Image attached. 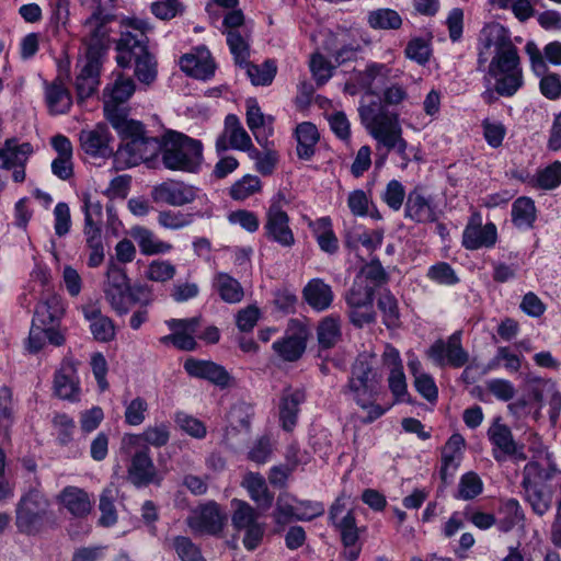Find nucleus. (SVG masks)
I'll return each mask as SVG.
<instances>
[{
	"mask_svg": "<svg viewBox=\"0 0 561 561\" xmlns=\"http://www.w3.org/2000/svg\"><path fill=\"white\" fill-rule=\"evenodd\" d=\"M111 20L112 19L98 15H91L87 19L84 23L87 58L101 60V56L108 45V28L106 27V23Z\"/></svg>",
	"mask_w": 561,
	"mask_h": 561,
	"instance_id": "18",
	"label": "nucleus"
},
{
	"mask_svg": "<svg viewBox=\"0 0 561 561\" xmlns=\"http://www.w3.org/2000/svg\"><path fill=\"white\" fill-rule=\"evenodd\" d=\"M404 53L409 59L414 60L420 65H424L430 59L431 49L424 39L413 38L408 43Z\"/></svg>",
	"mask_w": 561,
	"mask_h": 561,
	"instance_id": "63",
	"label": "nucleus"
},
{
	"mask_svg": "<svg viewBox=\"0 0 561 561\" xmlns=\"http://www.w3.org/2000/svg\"><path fill=\"white\" fill-rule=\"evenodd\" d=\"M297 501L287 493L279 494L273 514L275 523L279 526H285L293 519H297Z\"/></svg>",
	"mask_w": 561,
	"mask_h": 561,
	"instance_id": "46",
	"label": "nucleus"
},
{
	"mask_svg": "<svg viewBox=\"0 0 561 561\" xmlns=\"http://www.w3.org/2000/svg\"><path fill=\"white\" fill-rule=\"evenodd\" d=\"M130 236L136 240L145 255L165 253L172 249L170 243L158 240L152 231L144 227L131 228Z\"/></svg>",
	"mask_w": 561,
	"mask_h": 561,
	"instance_id": "33",
	"label": "nucleus"
},
{
	"mask_svg": "<svg viewBox=\"0 0 561 561\" xmlns=\"http://www.w3.org/2000/svg\"><path fill=\"white\" fill-rule=\"evenodd\" d=\"M318 341L322 348H331L341 340V321L335 317H325L318 325Z\"/></svg>",
	"mask_w": 561,
	"mask_h": 561,
	"instance_id": "42",
	"label": "nucleus"
},
{
	"mask_svg": "<svg viewBox=\"0 0 561 561\" xmlns=\"http://www.w3.org/2000/svg\"><path fill=\"white\" fill-rule=\"evenodd\" d=\"M54 390L60 399L78 400L80 388L77 377V365L71 358H65L57 370L54 379Z\"/></svg>",
	"mask_w": 561,
	"mask_h": 561,
	"instance_id": "19",
	"label": "nucleus"
},
{
	"mask_svg": "<svg viewBox=\"0 0 561 561\" xmlns=\"http://www.w3.org/2000/svg\"><path fill=\"white\" fill-rule=\"evenodd\" d=\"M405 197V191L403 185L392 180L387 184L386 191L382 194L385 203L393 210H399L403 204Z\"/></svg>",
	"mask_w": 561,
	"mask_h": 561,
	"instance_id": "64",
	"label": "nucleus"
},
{
	"mask_svg": "<svg viewBox=\"0 0 561 561\" xmlns=\"http://www.w3.org/2000/svg\"><path fill=\"white\" fill-rule=\"evenodd\" d=\"M46 101L54 114L68 112L72 103L68 90L61 83L56 82L46 88Z\"/></svg>",
	"mask_w": 561,
	"mask_h": 561,
	"instance_id": "40",
	"label": "nucleus"
},
{
	"mask_svg": "<svg viewBox=\"0 0 561 561\" xmlns=\"http://www.w3.org/2000/svg\"><path fill=\"white\" fill-rule=\"evenodd\" d=\"M113 128L121 137V145L114 154V169L116 171L148 163L158 157L162 149V141L158 137L146 135L144 125L139 121H115Z\"/></svg>",
	"mask_w": 561,
	"mask_h": 561,
	"instance_id": "3",
	"label": "nucleus"
},
{
	"mask_svg": "<svg viewBox=\"0 0 561 561\" xmlns=\"http://www.w3.org/2000/svg\"><path fill=\"white\" fill-rule=\"evenodd\" d=\"M64 314L65 307L60 296L51 293L43 296L35 308L27 339V350L31 353L41 351L46 341L54 346L65 344V332L59 329Z\"/></svg>",
	"mask_w": 561,
	"mask_h": 561,
	"instance_id": "5",
	"label": "nucleus"
},
{
	"mask_svg": "<svg viewBox=\"0 0 561 561\" xmlns=\"http://www.w3.org/2000/svg\"><path fill=\"white\" fill-rule=\"evenodd\" d=\"M260 190V179L254 175H245L230 187V196L236 201H243Z\"/></svg>",
	"mask_w": 561,
	"mask_h": 561,
	"instance_id": "52",
	"label": "nucleus"
},
{
	"mask_svg": "<svg viewBox=\"0 0 561 561\" xmlns=\"http://www.w3.org/2000/svg\"><path fill=\"white\" fill-rule=\"evenodd\" d=\"M129 287L125 268L111 260L107 264L103 291L105 299L118 314H124L128 311Z\"/></svg>",
	"mask_w": 561,
	"mask_h": 561,
	"instance_id": "11",
	"label": "nucleus"
},
{
	"mask_svg": "<svg viewBox=\"0 0 561 561\" xmlns=\"http://www.w3.org/2000/svg\"><path fill=\"white\" fill-rule=\"evenodd\" d=\"M101 60L85 58V64L76 78V91L79 101L93 95L100 84Z\"/></svg>",
	"mask_w": 561,
	"mask_h": 561,
	"instance_id": "26",
	"label": "nucleus"
},
{
	"mask_svg": "<svg viewBox=\"0 0 561 561\" xmlns=\"http://www.w3.org/2000/svg\"><path fill=\"white\" fill-rule=\"evenodd\" d=\"M130 463L127 468L128 480L137 488L146 486L150 483H160L157 468L151 459L148 446L134 447Z\"/></svg>",
	"mask_w": 561,
	"mask_h": 561,
	"instance_id": "13",
	"label": "nucleus"
},
{
	"mask_svg": "<svg viewBox=\"0 0 561 561\" xmlns=\"http://www.w3.org/2000/svg\"><path fill=\"white\" fill-rule=\"evenodd\" d=\"M193 221L192 214L181 211L162 210L158 215V222L167 229L178 230L188 226Z\"/></svg>",
	"mask_w": 561,
	"mask_h": 561,
	"instance_id": "59",
	"label": "nucleus"
},
{
	"mask_svg": "<svg viewBox=\"0 0 561 561\" xmlns=\"http://www.w3.org/2000/svg\"><path fill=\"white\" fill-rule=\"evenodd\" d=\"M162 162L173 171L195 172L202 162V144L183 134L169 131L163 137Z\"/></svg>",
	"mask_w": 561,
	"mask_h": 561,
	"instance_id": "7",
	"label": "nucleus"
},
{
	"mask_svg": "<svg viewBox=\"0 0 561 561\" xmlns=\"http://www.w3.org/2000/svg\"><path fill=\"white\" fill-rule=\"evenodd\" d=\"M231 525L238 533H243L242 543L249 551L256 549L264 537L265 525L259 520L260 513L248 502L233 499L231 501Z\"/></svg>",
	"mask_w": 561,
	"mask_h": 561,
	"instance_id": "9",
	"label": "nucleus"
},
{
	"mask_svg": "<svg viewBox=\"0 0 561 561\" xmlns=\"http://www.w3.org/2000/svg\"><path fill=\"white\" fill-rule=\"evenodd\" d=\"M488 436L494 447L493 457L495 460L502 461L507 457L515 460H526L527 456L524 454L523 447L514 440L508 426L494 422L488 431Z\"/></svg>",
	"mask_w": 561,
	"mask_h": 561,
	"instance_id": "14",
	"label": "nucleus"
},
{
	"mask_svg": "<svg viewBox=\"0 0 561 561\" xmlns=\"http://www.w3.org/2000/svg\"><path fill=\"white\" fill-rule=\"evenodd\" d=\"M181 69L196 79H207L215 72V64L210 53L205 47L198 48L195 54H186L180 59Z\"/></svg>",
	"mask_w": 561,
	"mask_h": 561,
	"instance_id": "24",
	"label": "nucleus"
},
{
	"mask_svg": "<svg viewBox=\"0 0 561 561\" xmlns=\"http://www.w3.org/2000/svg\"><path fill=\"white\" fill-rule=\"evenodd\" d=\"M348 382L380 383L373 373V363L367 355H359L356 358Z\"/></svg>",
	"mask_w": 561,
	"mask_h": 561,
	"instance_id": "50",
	"label": "nucleus"
},
{
	"mask_svg": "<svg viewBox=\"0 0 561 561\" xmlns=\"http://www.w3.org/2000/svg\"><path fill=\"white\" fill-rule=\"evenodd\" d=\"M468 353L462 348L460 333L451 334L447 341L446 364L461 367L468 362Z\"/></svg>",
	"mask_w": 561,
	"mask_h": 561,
	"instance_id": "56",
	"label": "nucleus"
},
{
	"mask_svg": "<svg viewBox=\"0 0 561 561\" xmlns=\"http://www.w3.org/2000/svg\"><path fill=\"white\" fill-rule=\"evenodd\" d=\"M83 211H84V236L102 237L101 227L103 222L102 205L100 202H94L88 194L83 196Z\"/></svg>",
	"mask_w": 561,
	"mask_h": 561,
	"instance_id": "35",
	"label": "nucleus"
},
{
	"mask_svg": "<svg viewBox=\"0 0 561 561\" xmlns=\"http://www.w3.org/2000/svg\"><path fill=\"white\" fill-rule=\"evenodd\" d=\"M375 289L373 286L364 284L363 279L357 277L353 286L348 289L345 300L348 308L370 307L374 301Z\"/></svg>",
	"mask_w": 561,
	"mask_h": 561,
	"instance_id": "38",
	"label": "nucleus"
},
{
	"mask_svg": "<svg viewBox=\"0 0 561 561\" xmlns=\"http://www.w3.org/2000/svg\"><path fill=\"white\" fill-rule=\"evenodd\" d=\"M264 229L266 237L274 242L287 248L294 245L295 237L289 227V217L279 205L272 204L267 209Z\"/></svg>",
	"mask_w": 561,
	"mask_h": 561,
	"instance_id": "17",
	"label": "nucleus"
},
{
	"mask_svg": "<svg viewBox=\"0 0 561 561\" xmlns=\"http://www.w3.org/2000/svg\"><path fill=\"white\" fill-rule=\"evenodd\" d=\"M247 73L254 85H270L277 72L275 61L268 59L262 65H254L247 61Z\"/></svg>",
	"mask_w": 561,
	"mask_h": 561,
	"instance_id": "44",
	"label": "nucleus"
},
{
	"mask_svg": "<svg viewBox=\"0 0 561 561\" xmlns=\"http://www.w3.org/2000/svg\"><path fill=\"white\" fill-rule=\"evenodd\" d=\"M358 112L363 125L377 141V150H379L380 147L387 149L386 153L380 154L376 159L375 163L377 168L383 165L387 153L390 150H396L403 160H408V142L402 137V127L398 114L386 110L380 101H371L368 104H362Z\"/></svg>",
	"mask_w": 561,
	"mask_h": 561,
	"instance_id": "2",
	"label": "nucleus"
},
{
	"mask_svg": "<svg viewBox=\"0 0 561 561\" xmlns=\"http://www.w3.org/2000/svg\"><path fill=\"white\" fill-rule=\"evenodd\" d=\"M213 287L227 304H238L244 297V290L241 284L224 272H219L214 276Z\"/></svg>",
	"mask_w": 561,
	"mask_h": 561,
	"instance_id": "30",
	"label": "nucleus"
},
{
	"mask_svg": "<svg viewBox=\"0 0 561 561\" xmlns=\"http://www.w3.org/2000/svg\"><path fill=\"white\" fill-rule=\"evenodd\" d=\"M483 489V484L479 476L474 472H467L459 482L458 494L463 500H471L478 496Z\"/></svg>",
	"mask_w": 561,
	"mask_h": 561,
	"instance_id": "61",
	"label": "nucleus"
},
{
	"mask_svg": "<svg viewBox=\"0 0 561 561\" xmlns=\"http://www.w3.org/2000/svg\"><path fill=\"white\" fill-rule=\"evenodd\" d=\"M302 298L311 309L321 312L331 307L334 294L322 278H312L305 285Z\"/></svg>",
	"mask_w": 561,
	"mask_h": 561,
	"instance_id": "25",
	"label": "nucleus"
},
{
	"mask_svg": "<svg viewBox=\"0 0 561 561\" xmlns=\"http://www.w3.org/2000/svg\"><path fill=\"white\" fill-rule=\"evenodd\" d=\"M306 394L302 389L286 387L279 400V420L282 427L290 432L297 424L299 407L305 401Z\"/></svg>",
	"mask_w": 561,
	"mask_h": 561,
	"instance_id": "20",
	"label": "nucleus"
},
{
	"mask_svg": "<svg viewBox=\"0 0 561 561\" xmlns=\"http://www.w3.org/2000/svg\"><path fill=\"white\" fill-rule=\"evenodd\" d=\"M390 69L382 64H371L360 75V82L367 88L373 89L374 84L381 85L388 79Z\"/></svg>",
	"mask_w": 561,
	"mask_h": 561,
	"instance_id": "60",
	"label": "nucleus"
},
{
	"mask_svg": "<svg viewBox=\"0 0 561 561\" xmlns=\"http://www.w3.org/2000/svg\"><path fill=\"white\" fill-rule=\"evenodd\" d=\"M176 273L175 266L169 261L154 260L147 268L146 277L152 282L165 283Z\"/></svg>",
	"mask_w": 561,
	"mask_h": 561,
	"instance_id": "57",
	"label": "nucleus"
},
{
	"mask_svg": "<svg viewBox=\"0 0 561 561\" xmlns=\"http://www.w3.org/2000/svg\"><path fill=\"white\" fill-rule=\"evenodd\" d=\"M136 33L130 31L122 32L116 44V61L119 67L127 68L135 65V76L145 84H150L157 77V62L149 53L146 32L150 28L148 23L141 20L129 22Z\"/></svg>",
	"mask_w": 561,
	"mask_h": 561,
	"instance_id": "4",
	"label": "nucleus"
},
{
	"mask_svg": "<svg viewBox=\"0 0 561 561\" xmlns=\"http://www.w3.org/2000/svg\"><path fill=\"white\" fill-rule=\"evenodd\" d=\"M80 146L82 150L91 157L108 158L115 154L113 147V136L108 127L104 124H98L91 129H82L79 134Z\"/></svg>",
	"mask_w": 561,
	"mask_h": 561,
	"instance_id": "15",
	"label": "nucleus"
},
{
	"mask_svg": "<svg viewBox=\"0 0 561 561\" xmlns=\"http://www.w3.org/2000/svg\"><path fill=\"white\" fill-rule=\"evenodd\" d=\"M32 152L33 148L31 144H19L14 138L7 139L4 146L0 148V167L3 169H12L16 165H25Z\"/></svg>",
	"mask_w": 561,
	"mask_h": 561,
	"instance_id": "28",
	"label": "nucleus"
},
{
	"mask_svg": "<svg viewBox=\"0 0 561 561\" xmlns=\"http://www.w3.org/2000/svg\"><path fill=\"white\" fill-rule=\"evenodd\" d=\"M316 236L320 249L329 254H333L339 249V241L332 230L331 219L322 217L309 225Z\"/></svg>",
	"mask_w": 561,
	"mask_h": 561,
	"instance_id": "36",
	"label": "nucleus"
},
{
	"mask_svg": "<svg viewBox=\"0 0 561 561\" xmlns=\"http://www.w3.org/2000/svg\"><path fill=\"white\" fill-rule=\"evenodd\" d=\"M118 495V489L114 484L107 485L101 493L99 508L101 511L100 524L108 527L117 522V513L114 505Z\"/></svg>",
	"mask_w": 561,
	"mask_h": 561,
	"instance_id": "39",
	"label": "nucleus"
},
{
	"mask_svg": "<svg viewBox=\"0 0 561 561\" xmlns=\"http://www.w3.org/2000/svg\"><path fill=\"white\" fill-rule=\"evenodd\" d=\"M360 277L373 283V287L381 286L388 282V274L382 267L379 260H371L368 264L362 267Z\"/></svg>",
	"mask_w": 561,
	"mask_h": 561,
	"instance_id": "62",
	"label": "nucleus"
},
{
	"mask_svg": "<svg viewBox=\"0 0 561 561\" xmlns=\"http://www.w3.org/2000/svg\"><path fill=\"white\" fill-rule=\"evenodd\" d=\"M226 516L216 502H207L192 510L186 524L194 534L218 535L221 533Z\"/></svg>",
	"mask_w": 561,
	"mask_h": 561,
	"instance_id": "12",
	"label": "nucleus"
},
{
	"mask_svg": "<svg viewBox=\"0 0 561 561\" xmlns=\"http://www.w3.org/2000/svg\"><path fill=\"white\" fill-rule=\"evenodd\" d=\"M59 503L75 517H84L92 510L89 494L77 486H66L58 495Z\"/></svg>",
	"mask_w": 561,
	"mask_h": 561,
	"instance_id": "27",
	"label": "nucleus"
},
{
	"mask_svg": "<svg viewBox=\"0 0 561 561\" xmlns=\"http://www.w3.org/2000/svg\"><path fill=\"white\" fill-rule=\"evenodd\" d=\"M334 525L339 528L342 542L345 547H353L356 545L358 540V528L352 511H347L340 522Z\"/></svg>",
	"mask_w": 561,
	"mask_h": 561,
	"instance_id": "54",
	"label": "nucleus"
},
{
	"mask_svg": "<svg viewBox=\"0 0 561 561\" xmlns=\"http://www.w3.org/2000/svg\"><path fill=\"white\" fill-rule=\"evenodd\" d=\"M556 474L557 468L548 457L529 461L523 470L522 486L525 501L539 516L545 515L551 507L553 490L546 482Z\"/></svg>",
	"mask_w": 561,
	"mask_h": 561,
	"instance_id": "6",
	"label": "nucleus"
},
{
	"mask_svg": "<svg viewBox=\"0 0 561 561\" xmlns=\"http://www.w3.org/2000/svg\"><path fill=\"white\" fill-rule=\"evenodd\" d=\"M404 213L405 217L420 224L434 222L437 220L435 206L417 187L408 194Z\"/></svg>",
	"mask_w": 561,
	"mask_h": 561,
	"instance_id": "23",
	"label": "nucleus"
},
{
	"mask_svg": "<svg viewBox=\"0 0 561 561\" xmlns=\"http://www.w3.org/2000/svg\"><path fill=\"white\" fill-rule=\"evenodd\" d=\"M13 423L12 391L3 386L0 388V435L9 436V430Z\"/></svg>",
	"mask_w": 561,
	"mask_h": 561,
	"instance_id": "49",
	"label": "nucleus"
},
{
	"mask_svg": "<svg viewBox=\"0 0 561 561\" xmlns=\"http://www.w3.org/2000/svg\"><path fill=\"white\" fill-rule=\"evenodd\" d=\"M377 306L382 312V321L387 328H394L399 324L398 301L393 295L389 291L381 293Z\"/></svg>",
	"mask_w": 561,
	"mask_h": 561,
	"instance_id": "48",
	"label": "nucleus"
},
{
	"mask_svg": "<svg viewBox=\"0 0 561 561\" xmlns=\"http://www.w3.org/2000/svg\"><path fill=\"white\" fill-rule=\"evenodd\" d=\"M184 369L190 376L207 379L221 388L228 387L231 380L229 373L222 366L209 360L188 358L184 363Z\"/></svg>",
	"mask_w": 561,
	"mask_h": 561,
	"instance_id": "21",
	"label": "nucleus"
},
{
	"mask_svg": "<svg viewBox=\"0 0 561 561\" xmlns=\"http://www.w3.org/2000/svg\"><path fill=\"white\" fill-rule=\"evenodd\" d=\"M227 43L236 64L240 66L247 64L250 56V47L247 38L243 37L238 30H230L227 32Z\"/></svg>",
	"mask_w": 561,
	"mask_h": 561,
	"instance_id": "51",
	"label": "nucleus"
},
{
	"mask_svg": "<svg viewBox=\"0 0 561 561\" xmlns=\"http://www.w3.org/2000/svg\"><path fill=\"white\" fill-rule=\"evenodd\" d=\"M426 276L440 285H455L459 282V278L454 268L446 262H439L432 265Z\"/></svg>",
	"mask_w": 561,
	"mask_h": 561,
	"instance_id": "58",
	"label": "nucleus"
},
{
	"mask_svg": "<svg viewBox=\"0 0 561 561\" xmlns=\"http://www.w3.org/2000/svg\"><path fill=\"white\" fill-rule=\"evenodd\" d=\"M499 515L497 526L503 533H507L516 526H523L525 519L523 508L515 499L502 501L499 507Z\"/></svg>",
	"mask_w": 561,
	"mask_h": 561,
	"instance_id": "32",
	"label": "nucleus"
},
{
	"mask_svg": "<svg viewBox=\"0 0 561 561\" xmlns=\"http://www.w3.org/2000/svg\"><path fill=\"white\" fill-rule=\"evenodd\" d=\"M135 92L134 80L125 77L122 73L116 76L113 83L106 85L103 91L104 114L106 119L114 126V122H127L126 113L119 108V105L125 103Z\"/></svg>",
	"mask_w": 561,
	"mask_h": 561,
	"instance_id": "10",
	"label": "nucleus"
},
{
	"mask_svg": "<svg viewBox=\"0 0 561 561\" xmlns=\"http://www.w3.org/2000/svg\"><path fill=\"white\" fill-rule=\"evenodd\" d=\"M170 439L169 426L165 423L148 426L139 435H129L124 442L129 447L147 446L149 444L153 447H162L168 444Z\"/></svg>",
	"mask_w": 561,
	"mask_h": 561,
	"instance_id": "29",
	"label": "nucleus"
},
{
	"mask_svg": "<svg viewBox=\"0 0 561 561\" xmlns=\"http://www.w3.org/2000/svg\"><path fill=\"white\" fill-rule=\"evenodd\" d=\"M39 484L38 478H35V485L31 486L16 504L15 526L26 535L37 534L49 513L50 502L39 490Z\"/></svg>",
	"mask_w": 561,
	"mask_h": 561,
	"instance_id": "8",
	"label": "nucleus"
},
{
	"mask_svg": "<svg viewBox=\"0 0 561 561\" xmlns=\"http://www.w3.org/2000/svg\"><path fill=\"white\" fill-rule=\"evenodd\" d=\"M368 23L373 28L398 30L402 24V19L394 10L378 9L369 13Z\"/></svg>",
	"mask_w": 561,
	"mask_h": 561,
	"instance_id": "47",
	"label": "nucleus"
},
{
	"mask_svg": "<svg viewBox=\"0 0 561 561\" xmlns=\"http://www.w3.org/2000/svg\"><path fill=\"white\" fill-rule=\"evenodd\" d=\"M197 188L179 181H165L156 185L151 191V197L156 203H164L180 207L195 201Z\"/></svg>",
	"mask_w": 561,
	"mask_h": 561,
	"instance_id": "16",
	"label": "nucleus"
},
{
	"mask_svg": "<svg viewBox=\"0 0 561 561\" xmlns=\"http://www.w3.org/2000/svg\"><path fill=\"white\" fill-rule=\"evenodd\" d=\"M242 485L248 490L250 497L257 504L259 508L265 511L272 506L274 496L268 491L265 479L261 474L247 473Z\"/></svg>",
	"mask_w": 561,
	"mask_h": 561,
	"instance_id": "31",
	"label": "nucleus"
},
{
	"mask_svg": "<svg viewBox=\"0 0 561 561\" xmlns=\"http://www.w3.org/2000/svg\"><path fill=\"white\" fill-rule=\"evenodd\" d=\"M536 183L540 188L553 190L561 183V162L554 161L537 172Z\"/></svg>",
	"mask_w": 561,
	"mask_h": 561,
	"instance_id": "55",
	"label": "nucleus"
},
{
	"mask_svg": "<svg viewBox=\"0 0 561 561\" xmlns=\"http://www.w3.org/2000/svg\"><path fill=\"white\" fill-rule=\"evenodd\" d=\"M488 65V73L495 79V90L501 96H513L524 83L518 49L510 31L492 22L480 32L478 42V69Z\"/></svg>",
	"mask_w": 561,
	"mask_h": 561,
	"instance_id": "1",
	"label": "nucleus"
},
{
	"mask_svg": "<svg viewBox=\"0 0 561 561\" xmlns=\"http://www.w3.org/2000/svg\"><path fill=\"white\" fill-rule=\"evenodd\" d=\"M251 416V407L245 403H239L231 408L229 412L230 426L226 428L224 436L226 445H233L230 442L229 434L236 432L238 426L243 427L247 432L249 431Z\"/></svg>",
	"mask_w": 561,
	"mask_h": 561,
	"instance_id": "45",
	"label": "nucleus"
},
{
	"mask_svg": "<svg viewBox=\"0 0 561 561\" xmlns=\"http://www.w3.org/2000/svg\"><path fill=\"white\" fill-rule=\"evenodd\" d=\"M297 154L300 159L309 160L314 154L319 133L312 123L305 122L296 127Z\"/></svg>",
	"mask_w": 561,
	"mask_h": 561,
	"instance_id": "34",
	"label": "nucleus"
},
{
	"mask_svg": "<svg viewBox=\"0 0 561 561\" xmlns=\"http://www.w3.org/2000/svg\"><path fill=\"white\" fill-rule=\"evenodd\" d=\"M173 548L182 561H206L199 548L188 537H175Z\"/></svg>",
	"mask_w": 561,
	"mask_h": 561,
	"instance_id": "53",
	"label": "nucleus"
},
{
	"mask_svg": "<svg viewBox=\"0 0 561 561\" xmlns=\"http://www.w3.org/2000/svg\"><path fill=\"white\" fill-rule=\"evenodd\" d=\"M536 219V207L528 197L517 198L512 206V220L518 228H530Z\"/></svg>",
	"mask_w": 561,
	"mask_h": 561,
	"instance_id": "41",
	"label": "nucleus"
},
{
	"mask_svg": "<svg viewBox=\"0 0 561 561\" xmlns=\"http://www.w3.org/2000/svg\"><path fill=\"white\" fill-rule=\"evenodd\" d=\"M496 239L497 231L494 224L489 222L482 226L481 222L476 221L473 217L463 231L462 244L468 250L491 248L495 244Z\"/></svg>",
	"mask_w": 561,
	"mask_h": 561,
	"instance_id": "22",
	"label": "nucleus"
},
{
	"mask_svg": "<svg viewBox=\"0 0 561 561\" xmlns=\"http://www.w3.org/2000/svg\"><path fill=\"white\" fill-rule=\"evenodd\" d=\"M380 383L347 382L343 393L350 396L362 409L371 404V400H377Z\"/></svg>",
	"mask_w": 561,
	"mask_h": 561,
	"instance_id": "37",
	"label": "nucleus"
},
{
	"mask_svg": "<svg viewBox=\"0 0 561 561\" xmlns=\"http://www.w3.org/2000/svg\"><path fill=\"white\" fill-rule=\"evenodd\" d=\"M306 343L298 335L285 336L280 341L273 343V350L284 359L288 362L297 360L305 352Z\"/></svg>",
	"mask_w": 561,
	"mask_h": 561,
	"instance_id": "43",
	"label": "nucleus"
}]
</instances>
